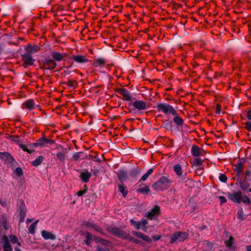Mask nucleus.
<instances>
[{"mask_svg": "<svg viewBox=\"0 0 251 251\" xmlns=\"http://www.w3.org/2000/svg\"><path fill=\"white\" fill-rule=\"evenodd\" d=\"M227 197L230 201L239 204L242 202L247 205L251 204V199L241 190H233L231 192H228Z\"/></svg>", "mask_w": 251, "mask_h": 251, "instance_id": "nucleus-1", "label": "nucleus"}, {"mask_svg": "<svg viewBox=\"0 0 251 251\" xmlns=\"http://www.w3.org/2000/svg\"><path fill=\"white\" fill-rule=\"evenodd\" d=\"M170 183L169 178L163 176L152 185V188L156 191H164L170 187Z\"/></svg>", "mask_w": 251, "mask_h": 251, "instance_id": "nucleus-2", "label": "nucleus"}, {"mask_svg": "<svg viewBox=\"0 0 251 251\" xmlns=\"http://www.w3.org/2000/svg\"><path fill=\"white\" fill-rule=\"evenodd\" d=\"M157 108L158 111H162L166 115L172 114L176 115V111L174 107L167 103H157Z\"/></svg>", "mask_w": 251, "mask_h": 251, "instance_id": "nucleus-3", "label": "nucleus"}, {"mask_svg": "<svg viewBox=\"0 0 251 251\" xmlns=\"http://www.w3.org/2000/svg\"><path fill=\"white\" fill-rule=\"evenodd\" d=\"M94 239L95 242L100 243V245L104 246L102 248L100 245L98 246V251H109V248L111 247V245L109 241L97 236H95Z\"/></svg>", "mask_w": 251, "mask_h": 251, "instance_id": "nucleus-4", "label": "nucleus"}, {"mask_svg": "<svg viewBox=\"0 0 251 251\" xmlns=\"http://www.w3.org/2000/svg\"><path fill=\"white\" fill-rule=\"evenodd\" d=\"M188 237V234L185 232L177 231L171 236L170 243H173L176 241L182 242L186 239Z\"/></svg>", "mask_w": 251, "mask_h": 251, "instance_id": "nucleus-5", "label": "nucleus"}, {"mask_svg": "<svg viewBox=\"0 0 251 251\" xmlns=\"http://www.w3.org/2000/svg\"><path fill=\"white\" fill-rule=\"evenodd\" d=\"M236 184L238 185L242 190L244 191H248L251 192V188H250V184L247 178L244 179H240L238 180V182L236 183Z\"/></svg>", "mask_w": 251, "mask_h": 251, "instance_id": "nucleus-6", "label": "nucleus"}, {"mask_svg": "<svg viewBox=\"0 0 251 251\" xmlns=\"http://www.w3.org/2000/svg\"><path fill=\"white\" fill-rule=\"evenodd\" d=\"M110 232L114 235L123 239H126L129 237L128 234L118 228L112 227L110 229Z\"/></svg>", "mask_w": 251, "mask_h": 251, "instance_id": "nucleus-7", "label": "nucleus"}, {"mask_svg": "<svg viewBox=\"0 0 251 251\" xmlns=\"http://www.w3.org/2000/svg\"><path fill=\"white\" fill-rule=\"evenodd\" d=\"M160 214V208L155 205L153 208L146 214V217L151 220L155 217H157Z\"/></svg>", "mask_w": 251, "mask_h": 251, "instance_id": "nucleus-8", "label": "nucleus"}, {"mask_svg": "<svg viewBox=\"0 0 251 251\" xmlns=\"http://www.w3.org/2000/svg\"><path fill=\"white\" fill-rule=\"evenodd\" d=\"M0 159L6 164H11L14 161V158L7 152H0Z\"/></svg>", "mask_w": 251, "mask_h": 251, "instance_id": "nucleus-9", "label": "nucleus"}, {"mask_svg": "<svg viewBox=\"0 0 251 251\" xmlns=\"http://www.w3.org/2000/svg\"><path fill=\"white\" fill-rule=\"evenodd\" d=\"M131 105L138 111H142L146 109L147 105L143 100H136L132 102Z\"/></svg>", "mask_w": 251, "mask_h": 251, "instance_id": "nucleus-10", "label": "nucleus"}, {"mask_svg": "<svg viewBox=\"0 0 251 251\" xmlns=\"http://www.w3.org/2000/svg\"><path fill=\"white\" fill-rule=\"evenodd\" d=\"M22 57L25 67L32 65L34 63L35 60L32 58L29 53H25L22 54Z\"/></svg>", "mask_w": 251, "mask_h": 251, "instance_id": "nucleus-11", "label": "nucleus"}, {"mask_svg": "<svg viewBox=\"0 0 251 251\" xmlns=\"http://www.w3.org/2000/svg\"><path fill=\"white\" fill-rule=\"evenodd\" d=\"M57 149L60 151H59L56 153V156L61 161H64L67 153L66 149H64L61 146L57 147Z\"/></svg>", "mask_w": 251, "mask_h": 251, "instance_id": "nucleus-12", "label": "nucleus"}, {"mask_svg": "<svg viewBox=\"0 0 251 251\" xmlns=\"http://www.w3.org/2000/svg\"><path fill=\"white\" fill-rule=\"evenodd\" d=\"M83 225L87 227H91L95 230L100 232L103 233L102 229L99 226L95 224L93 222L91 221H85L83 223Z\"/></svg>", "mask_w": 251, "mask_h": 251, "instance_id": "nucleus-13", "label": "nucleus"}, {"mask_svg": "<svg viewBox=\"0 0 251 251\" xmlns=\"http://www.w3.org/2000/svg\"><path fill=\"white\" fill-rule=\"evenodd\" d=\"M52 141L50 140H49L47 139L40 138V139L37 140L35 143H32L30 145L31 146L33 147H42L44 146L45 144L52 142Z\"/></svg>", "mask_w": 251, "mask_h": 251, "instance_id": "nucleus-14", "label": "nucleus"}, {"mask_svg": "<svg viewBox=\"0 0 251 251\" xmlns=\"http://www.w3.org/2000/svg\"><path fill=\"white\" fill-rule=\"evenodd\" d=\"M42 237L45 240H54L56 239V236L51 232L43 230L41 231Z\"/></svg>", "mask_w": 251, "mask_h": 251, "instance_id": "nucleus-15", "label": "nucleus"}, {"mask_svg": "<svg viewBox=\"0 0 251 251\" xmlns=\"http://www.w3.org/2000/svg\"><path fill=\"white\" fill-rule=\"evenodd\" d=\"M56 66V63L55 62L50 59H47L45 61L44 68L47 70H52L54 69Z\"/></svg>", "mask_w": 251, "mask_h": 251, "instance_id": "nucleus-16", "label": "nucleus"}, {"mask_svg": "<svg viewBox=\"0 0 251 251\" xmlns=\"http://www.w3.org/2000/svg\"><path fill=\"white\" fill-rule=\"evenodd\" d=\"M118 92L124 97V100L128 101L131 100V96L126 89H119L118 90Z\"/></svg>", "mask_w": 251, "mask_h": 251, "instance_id": "nucleus-17", "label": "nucleus"}, {"mask_svg": "<svg viewBox=\"0 0 251 251\" xmlns=\"http://www.w3.org/2000/svg\"><path fill=\"white\" fill-rule=\"evenodd\" d=\"M243 163L241 161H238L234 165V170L238 175L241 174L243 171Z\"/></svg>", "mask_w": 251, "mask_h": 251, "instance_id": "nucleus-18", "label": "nucleus"}, {"mask_svg": "<svg viewBox=\"0 0 251 251\" xmlns=\"http://www.w3.org/2000/svg\"><path fill=\"white\" fill-rule=\"evenodd\" d=\"M25 50L27 52L26 53L30 54H33L40 50V48L38 46H31L28 45L27 46H25Z\"/></svg>", "mask_w": 251, "mask_h": 251, "instance_id": "nucleus-19", "label": "nucleus"}, {"mask_svg": "<svg viewBox=\"0 0 251 251\" xmlns=\"http://www.w3.org/2000/svg\"><path fill=\"white\" fill-rule=\"evenodd\" d=\"M51 56L53 59L57 61H60L66 56V53H60L57 51H53Z\"/></svg>", "mask_w": 251, "mask_h": 251, "instance_id": "nucleus-20", "label": "nucleus"}, {"mask_svg": "<svg viewBox=\"0 0 251 251\" xmlns=\"http://www.w3.org/2000/svg\"><path fill=\"white\" fill-rule=\"evenodd\" d=\"M192 155L199 157L201 155V150L197 145H193L191 149Z\"/></svg>", "mask_w": 251, "mask_h": 251, "instance_id": "nucleus-21", "label": "nucleus"}, {"mask_svg": "<svg viewBox=\"0 0 251 251\" xmlns=\"http://www.w3.org/2000/svg\"><path fill=\"white\" fill-rule=\"evenodd\" d=\"M72 59L80 63L87 62L88 61L86 57L83 55H73Z\"/></svg>", "mask_w": 251, "mask_h": 251, "instance_id": "nucleus-22", "label": "nucleus"}, {"mask_svg": "<svg viewBox=\"0 0 251 251\" xmlns=\"http://www.w3.org/2000/svg\"><path fill=\"white\" fill-rule=\"evenodd\" d=\"M24 106L28 110H31L36 108L35 102L32 100H28L24 103Z\"/></svg>", "mask_w": 251, "mask_h": 251, "instance_id": "nucleus-23", "label": "nucleus"}, {"mask_svg": "<svg viewBox=\"0 0 251 251\" xmlns=\"http://www.w3.org/2000/svg\"><path fill=\"white\" fill-rule=\"evenodd\" d=\"M91 176V174L88 171L83 172L80 175V177L81 180L85 183H87L89 181Z\"/></svg>", "mask_w": 251, "mask_h": 251, "instance_id": "nucleus-24", "label": "nucleus"}, {"mask_svg": "<svg viewBox=\"0 0 251 251\" xmlns=\"http://www.w3.org/2000/svg\"><path fill=\"white\" fill-rule=\"evenodd\" d=\"M2 240L4 242L3 246L4 251H12V249L9 244L7 237L6 236H3Z\"/></svg>", "mask_w": 251, "mask_h": 251, "instance_id": "nucleus-25", "label": "nucleus"}, {"mask_svg": "<svg viewBox=\"0 0 251 251\" xmlns=\"http://www.w3.org/2000/svg\"><path fill=\"white\" fill-rule=\"evenodd\" d=\"M84 235L85 236L86 239L85 240V243L86 244L89 245L91 241L93 240L95 241L94 239V237L95 236V235H93L91 233L89 232H85L84 233Z\"/></svg>", "mask_w": 251, "mask_h": 251, "instance_id": "nucleus-26", "label": "nucleus"}, {"mask_svg": "<svg viewBox=\"0 0 251 251\" xmlns=\"http://www.w3.org/2000/svg\"><path fill=\"white\" fill-rule=\"evenodd\" d=\"M118 178L121 181H125L127 178V174L126 171L120 170L118 173Z\"/></svg>", "mask_w": 251, "mask_h": 251, "instance_id": "nucleus-27", "label": "nucleus"}, {"mask_svg": "<svg viewBox=\"0 0 251 251\" xmlns=\"http://www.w3.org/2000/svg\"><path fill=\"white\" fill-rule=\"evenodd\" d=\"M44 160V157L43 156H39L34 160L32 161L31 164L34 166H38L41 164Z\"/></svg>", "mask_w": 251, "mask_h": 251, "instance_id": "nucleus-28", "label": "nucleus"}, {"mask_svg": "<svg viewBox=\"0 0 251 251\" xmlns=\"http://www.w3.org/2000/svg\"><path fill=\"white\" fill-rule=\"evenodd\" d=\"M175 117L174 118V122L177 126H182L183 124V119L179 116H178L177 113L176 115H174Z\"/></svg>", "mask_w": 251, "mask_h": 251, "instance_id": "nucleus-29", "label": "nucleus"}, {"mask_svg": "<svg viewBox=\"0 0 251 251\" xmlns=\"http://www.w3.org/2000/svg\"><path fill=\"white\" fill-rule=\"evenodd\" d=\"M18 142L17 143V144L20 147V148L25 151H26L28 153L30 154L32 153L34 151L29 150L27 148V146L25 145H24L22 143V142L20 140H17Z\"/></svg>", "mask_w": 251, "mask_h": 251, "instance_id": "nucleus-30", "label": "nucleus"}, {"mask_svg": "<svg viewBox=\"0 0 251 251\" xmlns=\"http://www.w3.org/2000/svg\"><path fill=\"white\" fill-rule=\"evenodd\" d=\"M38 222L39 220H37L30 226L28 228V231L30 234H33L35 233V229Z\"/></svg>", "mask_w": 251, "mask_h": 251, "instance_id": "nucleus-31", "label": "nucleus"}, {"mask_svg": "<svg viewBox=\"0 0 251 251\" xmlns=\"http://www.w3.org/2000/svg\"><path fill=\"white\" fill-rule=\"evenodd\" d=\"M136 191L138 193L148 194L150 191V190L148 186H145L144 187L138 188Z\"/></svg>", "mask_w": 251, "mask_h": 251, "instance_id": "nucleus-32", "label": "nucleus"}, {"mask_svg": "<svg viewBox=\"0 0 251 251\" xmlns=\"http://www.w3.org/2000/svg\"><path fill=\"white\" fill-rule=\"evenodd\" d=\"M105 60L102 58H98L94 63V65L95 67H98L99 66H103L105 64Z\"/></svg>", "mask_w": 251, "mask_h": 251, "instance_id": "nucleus-33", "label": "nucleus"}, {"mask_svg": "<svg viewBox=\"0 0 251 251\" xmlns=\"http://www.w3.org/2000/svg\"><path fill=\"white\" fill-rule=\"evenodd\" d=\"M174 170L177 176H180L182 174L181 167L179 164H176L174 166Z\"/></svg>", "mask_w": 251, "mask_h": 251, "instance_id": "nucleus-34", "label": "nucleus"}, {"mask_svg": "<svg viewBox=\"0 0 251 251\" xmlns=\"http://www.w3.org/2000/svg\"><path fill=\"white\" fill-rule=\"evenodd\" d=\"M153 172V169H150L147 173L145 174L141 178L140 181H144L147 180L149 176L151 175Z\"/></svg>", "mask_w": 251, "mask_h": 251, "instance_id": "nucleus-35", "label": "nucleus"}, {"mask_svg": "<svg viewBox=\"0 0 251 251\" xmlns=\"http://www.w3.org/2000/svg\"><path fill=\"white\" fill-rule=\"evenodd\" d=\"M140 224L141 225V229L146 232L148 229L147 225L148 224V222L146 219H142L140 221Z\"/></svg>", "mask_w": 251, "mask_h": 251, "instance_id": "nucleus-36", "label": "nucleus"}, {"mask_svg": "<svg viewBox=\"0 0 251 251\" xmlns=\"http://www.w3.org/2000/svg\"><path fill=\"white\" fill-rule=\"evenodd\" d=\"M67 85L70 87L75 88L77 85V83L75 80H69L66 82Z\"/></svg>", "mask_w": 251, "mask_h": 251, "instance_id": "nucleus-37", "label": "nucleus"}, {"mask_svg": "<svg viewBox=\"0 0 251 251\" xmlns=\"http://www.w3.org/2000/svg\"><path fill=\"white\" fill-rule=\"evenodd\" d=\"M119 191L122 193L124 197H126L127 194V191L126 190L125 187L123 185H119L118 186Z\"/></svg>", "mask_w": 251, "mask_h": 251, "instance_id": "nucleus-38", "label": "nucleus"}, {"mask_svg": "<svg viewBox=\"0 0 251 251\" xmlns=\"http://www.w3.org/2000/svg\"><path fill=\"white\" fill-rule=\"evenodd\" d=\"M237 217L239 219L242 221L244 220L245 219L244 212L242 209H240L238 211Z\"/></svg>", "mask_w": 251, "mask_h": 251, "instance_id": "nucleus-39", "label": "nucleus"}, {"mask_svg": "<svg viewBox=\"0 0 251 251\" xmlns=\"http://www.w3.org/2000/svg\"><path fill=\"white\" fill-rule=\"evenodd\" d=\"M193 164L195 166H201L202 165V160L198 158H195L193 160Z\"/></svg>", "mask_w": 251, "mask_h": 251, "instance_id": "nucleus-40", "label": "nucleus"}, {"mask_svg": "<svg viewBox=\"0 0 251 251\" xmlns=\"http://www.w3.org/2000/svg\"><path fill=\"white\" fill-rule=\"evenodd\" d=\"M15 173L19 177H21L23 175V170L20 167H18L15 169Z\"/></svg>", "mask_w": 251, "mask_h": 251, "instance_id": "nucleus-41", "label": "nucleus"}, {"mask_svg": "<svg viewBox=\"0 0 251 251\" xmlns=\"http://www.w3.org/2000/svg\"><path fill=\"white\" fill-rule=\"evenodd\" d=\"M219 179L221 181L223 182H226L227 180V177L225 175L223 174H220Z\"/></svg>", "mask_w": 251, "mask_h": 251, "instance_id": "nucleus-42", "label": "nucleus"}, {"mask_svg": "<svg viewBox=\"0 0 251 251\" xmlns=\"http://www.w3.org/2000/svg\"><path fill=\"white\" fill-rule=\"evenodd\" d=\"M10 239L12 243L15 244L17 243L19 245H20V244L18 242V239L16 236H11L10 237Z\"/></svg>", "mask_w": 251, "mask_h": 251, "instance_id": "nucleus-43", "label": "nucleus"}, {"mask_svg": "<svg viewBox=\"0 0 251 251\" xmlns=\"http://www.w3.org/2000/svg\"><path fill=\"white\" fill-rule=\"evenodd\" d=\"M127 239H128L129 241H132V242L135 243L136 244H139L140 243V241L139 240L130 236L129 235L128 238H127Z\"/></svg>", "mask_w": 251, "mask_h": 251, "instance_id": "nucleus-44", "label": "nucleus"}, {"mask_svg": "<svg viewBox=\"0 0 251 251\" xmlns=\"http://www.w3.org/2000/svg\"><path fill=\"white\" fill-rule=\"evenodd\" d=\"M143 240L146 241V242H148L149 243H151V238H150L149 236H147V235H146L145 234H144L142 238Z\"/></svg>", "mask_w": 251, "mask_h": 251, "instance_id": "nucleus-45", "label": "nucleus"}, {"mask_svg": "<svg viewBox=\"0 0 251 251\" xmlns=\"http://www.w3.org/2000/svg\"><path fill=\"white\" fill-rule=\"evenodd\" d=\"M232 238L230 237L228 240L225 241L226 245L227 247H230L232 245Z\"/></svg>", "mask_w": 251, "mask_h": 251, "instance_id": "nucleus-46", "label": "nucleus"}, {"mask_svg": "<svg viewBox=\"0 0 251 251\" xmlns=\"http://www.w3.org/2000/svg\"><path fill=\"white\" fill-rule=\"evenodd\" d=\"M80 152H76L73 155V157L75 161H76L80 157Z\"/></svg>", "mask_w": 251, "mask_h": 251, "instance_id": "nucleus-47", "label": "nucleus"}, {"mask_svg": "<svg viewBox=\"0 0 251 251\" xmlns=\"http://www.w3.org/2000/svg\"><path fill=\"white\" fill-rule=\"evenodd\" d=\"M86 192H87V189H85L84 190H80V191H78V192L76 193V195L78 197H80V196H82L84 194H85L86 193Z\"/></svg>", "mask_w": 251, "mask_h": 251, "instance_id": "nucleus-48", "label": "nucleus"}, {"mask_svg": "<svg viewBox=\"0 0 251 251\" xmlns=\"http://www.w3.org/2000/svg\"><path fill=\"white\" fill-rule=\"evenodd\" d=\"M219 199L220 200L221 204H223L226 202V199L224 196H220L219 197Z\"/></svg>", "mask_w": 251, "mask_h": 251, "instance_id": "nucleus-49", "label": "nucleus"}, {"mask_svg": "<svg viewBox=\"0 0 251 251\" xmlns=\"http://www.w3.org/2000/svg\"><path fill=\"white\" fill-rule=\"evenodd\" d=\"M215 112L217 114H220L221 113V106L220 105H217Z\"/></svg>", "mask_w": 251, "mask_h": 251, "instance_id": "nucleus-50", "label": "nucleus"}, {"mask_svg": "<svg viewBox=\"0 0 251 251\" xmlns=\"http://www.w3.org/2000/svg\"><path fill=\"white\" fill-rule=\"evenodd\" d=\"M20 217H22L23 219H25V210H21L20 214Z\"/></svg>", "mask_w": 251, "mask_h": 251, "instance_id": "nucleus-51", "label": "nucleus"}, {"mask_svg": "<svg viewBox=\"0 0 251 251\" xmlns=\"http://www.w3.org/2000/svg\"><path fill=\"white\" fill-rule=\"evenodd\" d=\"M135 228L137 230L141 229V225L140 224V221L137 222L135 226Z\"/></svg>", "mask_w": 251, "mask_h": 251, "instance_id": "nucleus-52", "label": "nucleus"}, {"mask_svg": "<svg viewBox=\"0 0 251 251\" xmlns=\"http://www.w3.org/2000/svg\"><path fill=\"white\" fill-rule=\"evenodd\" d=\"M152 237L153 239H154L155 240H158L161 239V235L153 236Z\"/></svg>", "mask_w": 251, "mask_h": 251, "instance_id": "nucleus-53", "label": "nucleus"}, {"mask_svg": "<svg viewBox=\"0 0 251 251\" xmlns=\"http://www.w3.org/2000/svg\"><path fill=\"white\" fill-rule=\"evenodd\" d=\"M64 72L66 75H68L71 73V71L67 68L64 71Z\"/></svg>", "mask_w": 251, "mask_h": 251, "instance_id": "nucleus-54", "label": "nucleus"}, {"mask_svg": "<svg viewBox=\"0 0 251 251\" xmlns=\"http://www.w3.org/2000/svg\"><path fill=\"white\" fill-rule=\"evenodd\" d=\"M130 222L131 225H133L134 226H136V224L137 222H136L133 219L130 220Z\"/></svg>", "mask_w": 251, "mask_h": 251, "instance_id": "nucleus-55", "label": "nucleus"}, {"mask_svg": "<svg viewBox=\"0 0 251 251\" xmlns=\"http://www.w3.org/2000/svg\"><path fill=\"white\" fill-rule=\"evenodd\" d=\"M247 117L249 119L251 120V109L248 111L247 114Z\"/></svg>", "mask_w": 251, "mask_h": 251, "instance_id": "nucleus-56", "label": "nucleus"}, {"mask_svg": "<svg viewBox=\"0 0 251 251\" xmlns=\"http://www.w3.org/2000/svg\"><path fill=\"white\" fill-rule=\"evenodd\" d=\"M143 235H144V234L143 233H142L141 232H138V233L137 234V237L142 239L143 236Z\"/></svg>", "mask_w": 251, "mask_h": 251, "instance_id": "nucleus-57", "label": "nucleus"}, {"mask_svg": "<svg viewBox=\"0 0 251 251\" xmlns=\"http://www.w3.org/2000/svg\"><path fill=\"white\" fill-rule=\"evenodd\" d=\"M247 251H251V245L246 247Z\"/></svg>", "mask_w": 251, "mask_h": 251, "instance_id": "nucleus-58", "label": "nucleus"}, {"mask_svg": "<svg viewBox=\"0 0 251 251\" xmlns=\"http://www.w3.org/2000/svg\"><path fill=\"white\" fill-rule=\"evenodd\" d=\"M246 126H249V127H248V129H250H250H251V123H247V124H246Z\"/></svg>", "mask_w": 251, "mask_h": 251, "instance_id": "nucleus-59", "label": "nucleus"}, {"mask_svg": "<svg viewBox=\"0 0 251 251\" xmlns=\"http://www.w3.org/2000/svg\"><path fill=\"white\" fill-rule=\"evenodd\" d=\"M32 221V219H27L26 221V224H28L30 222H31Z\"/></svg>", "mask_w": 251, "mask_h": 251, "instance_id": "nucleus-60", "label": "nucleus"}, {"mask_svg": "<svg viewBox=\"0 0 251 251\" xmlns=\"http://www.w3.org/2000/svg\"><path fill=\"white\" fill-rule=\"evenodd\" d=\"M138 233V232H137V231H133L132 232V233L134 235L136 236H137V235Z\"/></svg>", "mask_w": 251, "mask_h": 251, "instance_id": "nucleus-61", "label": "nucleus"}, {"mask_svg": "<svg viewBox=\"0 0 251 251\" xmlns=\"http://www.w3.org/2000/svg\"><path fill=\"white\" fill-rule=\"evenodd\" d=\"M12 140L14 141V142H15L17 144V143L18 142V141L17 140H19L18 139V138H15L14 139H13Z\"/></svg>", "mask_w": 251, "mask_h": 251, "instance_id": "nucleus-62", "label": "nucleus"}, {"mask_svg": "<svg viewBox=\"0 0 251 251\" xmlns=\"http://www.w3.org/2000/svg\"><path fill=\"white\" fill-rule=\"evenodd\" d=\"M250 174V172L249 171H246V175L247 176H249Z\"/></svg>", "mask_w": 251, "mask_h": 251, "instance_id": "nucleus-63", "label": "nucleus"}, {"mask_svg": "<svg viewBox=\"0 0 251 251\" xmlns=\"http://www.w3.org/2000/svg\"><path fill=\"white\" fill-rule=\"evenodd\" d=\"M24 221V219H23L22 217H20V222L22 223Z\"/></svg>", "mask_w": 251, "mask_h": 251, "instance_id": "nucleus-64", "label": "nucleus"}]
</instances>
